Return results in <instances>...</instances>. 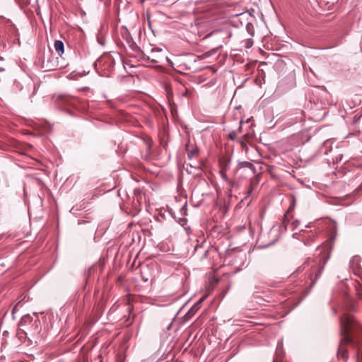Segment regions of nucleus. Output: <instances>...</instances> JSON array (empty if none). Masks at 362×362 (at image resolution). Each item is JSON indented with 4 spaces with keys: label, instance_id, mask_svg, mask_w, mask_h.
Instances as JSON below:
<instances>
[{
    "label": "nucleus",
    "instance_id": "3",
    "mask_svg": "<svg viewBox=\"0 0 362 362\" xmlns=\"http://www.w3.org/2000/svg\"><path fill=\"white\" fill-rule=\"evenodd\" d=\"M203 300H204V298H201L196 304H194V306L189 311L187 315H189V314L194 315L199 309L200 304L203 301Z\"/></svg>",
    "mask_w": 362,
    "mask_h": 362
},
{
    "label": "nucleus",
    "instance_id": "5",
    "mask_svg": "<svg viewBox=\"0 0 362 362\" xmlns=\"http://www.w3.org/2000/svg\"><path fill=\"white\" fill-rule=\"evenodd\" d=\"M180 95L182 97L190 98L193 96V91L185 88L184 90L180 91Z\"/></svg>",
    "mask_w": 362,
    "mask_h": 362
},
{
    "label": "nucleus",
    "instance_id": "7",
    "mask_svg": "<svg viewBox=\"0 0 362 362\" xmlns=\"http://www.w3.org/2000/svg\"><path fill=\"white\" fill-rule=\"evenodd\" d=\"M197 155H198V150L197 148H194L188 152V157L189 158H192L193 157H195Z\"/></svg>",
    "mask_w": 362,
    "mask_h": 362
},
{
    "label": "nucleus",
    "instance_id": "10",
    "mask_svg": "<svg viewBox=\"0 0 362 362\" xmlns=\"http://www.w3.org/2000/svg\"><path fill=\"white\" fill-rule=\"evenodd\" d=\"M299 224V221H294L293 223H292V225L294 226V227H297Z\"/></svg>",
    "mask_w": 362,
    "mask_h": 362
},
{
    "label": "nucleus",
    "instance_id": "6",
    "mask_svg": "<svg viewBox=\"0 0 362 362\" xmlns=\"http://www.w3.org/2000/svg\"><path fill=\"white\" fill-rule=\"evenodd\" d=\"M160 52H161V49H151V54H152V56H151L152 57V61H153L154 62H158L157 57L156 56H154L153 54L155 52H158V53Z\"/></svg>",
    "mask_w": 362,
    "mask_h": 362
},
{
    "label": "nucleus",
    "instance_id": "8",
    "mask_svg": "<svg viewBox=\"0 0 362 362\" xmlns=\"http://www.w3.org/2000/svg\"><path fill=\"white\" fill-rule=\"evenodd\" d=\"M339 356H340L341 358H344V359H346V358H347V357H348L346 351L345 350H342V349H341V351H340V352H339Z\"/></svg>",
    "mask_w": 362,
    "mask_h": 362
},
{
    "label": "nucleus",
    "instance_id": "12",
    "mask_svg": "<svg viewBox=\"0 0 362 362\" xmlns=\"http://www.w3.org/2000/svg\"><path fill=\"white\" fill-rule=\"evenodd\" d=\"M223 177L225 180H226V175H223Z\"/></svg>",
    "mask_w": 362,
    "mask_h": 362
},
{
    "label": "nucleus",
    "instance_id": "11",
    "mask_svg": "<svg viewBox=\"0 0 362 362\" xmlns=\"http://www.w3.org/2000/svg\"><path fill=\"white\" fill-rule=\"evenodd\" d=\"M320 273H321V272H319V274L316 275V278L315 279H317V277H319L320 276Z\"/></svg>",
    "mask_w": 362,
    "mask_h": 362
},
{
    "label": "nucleus",
    "instance_id": "2",
    "mask_svg": "<svg viewBox=\"0 0 362 362\" xmlns=\"http://www.w3.org/2000/svg\"><path fill=\"white\" fill-rule=\"evenodd\" d=\"M54 47L55 51L59 56L64 53V43L61 40H55Z\"/></svg>",
    "mask_w": 362,
    "mask_h": 362
},
{
    "label": "nucleus",
    "instance_id": "4",
    "mask_svg": "<svg viewBox=\"0 0 362 362\" xmlns=\"http://www.w3.org/2000/svg\"><path fill=\"white\" fill-rule=\"evenodd\" d=\"M32 322V317L29 315H24L20 322H19V326H23L25 325L26 323L28 322Z\"/></svg>",
    "mask_w": 362,
    "mask_h": 362
},
{
    "label": "nucleus",
    "instance_id": "1",
    "mask_svg": "<svg viewBox=\"0 0 362 362\" xmlns=\"http://www.w3.org/2000/svg\"><path fill=\"white\" fill-rule=\"evenodd\" d=\"M341 325V333L343 336L341 342L349 343L351 341V337L349 332L354 327L355 322L354 317L348 313H344L340 320Z\"/></svg>",
    "mask_w": 362,
    "mask_h": 362
},
{
    "label": "nucleus",
    "instance_id": "9",
    "mask_svg": "<svg viewBox=\"0 0 362 362\" xmlns=\"http://www.w3.org/2000/svg\"><path fill=\"white\" fill-rule=\"evenodd\" d=\"M228 136H229L230 139L234 140L236 138V136H237V134H236L235 132H231L229 134Z\"/></svg>",
    "mask_w": 362,
    "mask_h": 362
}]
</instances>
